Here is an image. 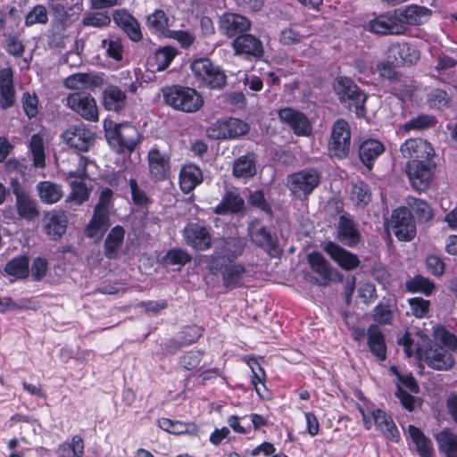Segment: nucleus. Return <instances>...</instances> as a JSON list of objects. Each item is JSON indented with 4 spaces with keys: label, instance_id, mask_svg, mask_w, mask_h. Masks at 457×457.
I'll return each instance as SVG.
<instances>
[{
    "label": "nucleus",
    "instance_id": "774afa93",
    "mask_svg": "<svg viewBox=\"0 0 457 457\" xmlns=\"http://www.w3.org/2000/svg\"><path fill=\"white\" fill-rule=\"evenodd\" d=\"M68 0H49L48 5L54 15L60 21H65L69 16Z\"/></svg>",
    "mask_w": 457,
    "mask_h": 457
},
{
    "label": "nucleus",
    "instance_id": "a18cd8bd",
    "mask_svg": "<svg viewBox=\"0 0 457 457\" xmlns=\"http://www.w3.org/2000/svg\"><path fill=\"white\" fill-rule=\"evenodd\" d=\"M308 262L312 270L321 277L324 283L330 280V265L321 253L318 252L309 253Z\"/></svg>",
    "mask_w": 457,
    "mask_h": 457
},
{
    "label": "nucleus",
    "instance_id": "f8f14e48",
    "mask_svg": "<svg viewBox=\"0 0 457 457\" xmlns=\"http://www.w3.org/2000/svg\"><path fill=\"white\" fill-rule=\"evenodd\" d=\"M67 106L74 112L88 121H97L99 112L96 99L88 93L75 92L69 94Z\"/></svg>",
    "mask_w": 457,
    "mask_h": 457
},
{
    "label": "nucleus",
    "instance_id": "412c9836",
    "mask_svg": "<svg viewBox=\"0 0 457 457\" xmlns=\"http://www.w3.org/2000/svg\"><path fill=\"white\" fill-rule=\"evenodd\" d=\"M403 157L412 160L430 161L435 155L431 144L422 138H410L400 148Z\"/></svg>",
    "mask_w": 457,
    "mask_h": 457
},
{
    "label": "nucleus",
    "instance_id": "dca6fc26",
    "mask_svg": "<svg viewBox=\"0 0 457 457\" xmlns=\"http://www.w3.org/2000/svg\"><path fill=\"white\" fill-rule=\"evenodd\" d=\"M390 370L398 378L395 395L406 410L410 411H413L418 403V399L408 394L404 389H408L411 393L417 394L420 388L415 378L410 374H400L395 367H391Z\"/></svg>",
    "mask_w": 457,
    "mask_h": 457
},
{
    "label": "nucleus",
    "instance_id": "20e7f679",
    "mask_svg": "<svg viewBox=\"0 0 457 457\" xmlns=\"http://www.w3.org/2000/svg\"><path fill=\"white\" fill-rule=\"evenodd\" d=\"M334 89L338 99L345 107L353 110L359 117L363 116L366 95L347 77H337Z\"/></svg>",
    "mask_w": 457,
    "mask_h": 457
},
{
    "label": "nucleus",
    "instance_id": "58836bf2",
    "mask_svg": "<svg viewBox=\"0 0 457 457\" xmlns=\"http://www.w3.org/2000/svg\"><path fill=\"white\" fill-rule=\"evenodd\" d=\"M64 87L72 90L92 89L97 85L96 78L88 73H76L64 79Z\"/></svg>",
    "mask_w": 457,
    "mask_h": 457
},
{
    "label": "nucleus",
    "instance_id": "4d7b16f0",
    "mask_svg": "<svg viewBox=\"0 0 457 457\" xmlns=\"http://www.w3.org/2000/svg\"><path fill=\"white\" fill-rule=\"evenodd\" d=\"M159 427L174 435H182L189 432L190 425L181 421H173L167 418H162L158 420Z\"/></svg>",
    "mask_w": 457,
    "mask_h": 457
},
{
    "label": "nucleus",
    "instance_id": "6e6552de",
    "mask_svg": "<svg viewBox=\"0 0 457 457\" xmlns=\"http://www.w3.org/2000/svg\"><path fill=\"white\" fill-rule=\"evenodd\" d=\"M364 29L378 35H403L404 26L398 21L395 9L374 16L365 25Z\"/></svg>",
    "mask_w": 457,
    "mask_h": 457
},
{
    "label": "nucleus",
    "instance_id": "9b49d317",
    "mask_svg": "<svg viewBox=\"0 0 457 457\" xmlns=\"http://www.w3.org/2000/svg\"><path fill=\"white\" fill-rule=\"evenodd\" d=\"M320 176L315 169H304L290 175L287 187L295 196H307L320 184Z\"/></svg>",
    "mask_w": 457,
    "mask_h": 457
},
{
    "label": "nucleus",
    "instance_id": "39448f33",
    "mask_svg": "<svg viewBox=\"0 0 457 457\" xmlns=\"http://www.w3.org/2000/svg\"><path fill=\"white\" fill-rule=\"evenodd\" d=\"M191 71L198 82L212 89L222 88L227 77L223 71L213 64L210 59L200 58L191 63Z\"/></svg>",
    "mask_w": 457,
    "mask_h": 457
},
{
    "label": "nucleus",
    "instance_id": "69168bd1",
    "mask_svg": "<svg viewBox=\"0 0 457 457\" xmlns=\"http://www.w3.org/2000/svg\"><path fill=\"white\" fill-rule=\"evenodd\" d=\"M411 306V313L417 318H423L429 310L430 303L421 297L410 298L408 300Z\"/></svg>",
    "mask_w": 457,
    "mask_h": 457
},
{
    "label": "nucleus",
    "instance_id": "603ef678",
    "mask_svg": "<svg viewBox=\"0 0 457 457\" xmlns=\"http://www.w3.org/2000/svg\"><path fill=\"white\" fill-rule=\"evenodd\" d=\"M248 365L252 370L251 383L254 386L257 395L262 399L266 398V395L261 390V387L259 386L261 385L264 388V390H266V386L264 384L266 376L263 369L262 368L260 363L253 359L248 361Z\"/></svg>",
    "mask_w": 457,
    "mask_h": 457
},
{
    "label": "nucleus",
    "instance_id": "37998d69",
    "mask_svg": "<svg viewBox=\"0 0 457 457\" xmlns=\"http://www.w3.org/2000/svg\"><path fill=\"white\" fill-rule=\"evenodd\" d=\"M60 457H83L84 442L80 436H74L71 441L62 444L57 450Z\"/></svg>",
    "mask_w": 457,
    "mask_h": 457
},
{
    "label": "nucleus",
    "instance_id": "09e8293b",
    "mask_svg": "<svg viewBox=\"0 0 457 457\" xmlns=\"http://www.w3.org/2000/svg\"><path fill=\"white\" fill-rule=\"evenodd\" d=\"M245 274V269L241 264H230L222 271V278L227 287L238 286Z\"/></svg>",
    "mask_w": 457,
    "mask_h": 457
},
{
    "label": "nucleus",
    "instance_id": "f257e3e1",
    "mask_svg": "<svg viewBox=\"0 0 457 457\" xmlns=\"http://www.w3.org/2000/svg\"><path fill=\"white\" fill-rule=\"evenodd\" d=\"M398 342L407 357L415 354L434 370H447L454 364L451 352L439 345H431L428 336L423 332H406Z\"/></svg>",
    "mask_w": 457,
    "mask_h": 457
},
{
    "label": "nucleus",
    "instance_id": "de8ad7c7",
    "mask_svg": "<svg viewBox=\"0 0 457 457\" xmlns=\"http://www.w3.org/2000/svg\"><path fill=\"white\" fill-rule=\"evenodd\" d=\"M244 206L243 199L236 193L228 192L221 203L216 206L215 212L224 214L227 212H237Z\"/></svg>",
    "mask_w": 457,
    "mask_h": 457
},
{
    "label": "nucleus",
    "instance_id": "f3484780",
    "mask_svg": "<svg viewBox=\"0 0 457 457\" xmlns=\"http://www.w3.org/2000/svg\"><path fill=\"white\" fill-rule=\"evenodd\" d=\"M146 159L151 178L157 181H162L170 177V155L168 152L161 151L157 146H154L148 151Z\"/></svg>",
    "mask_w": 457,
    "mask_h": 457
},
{
    "label": "nucleus",
    "instance_id": "cd10ccee",
    "mask_svg": "<svg viewBox=\"0 0 457 457\" xmlns=\"http://www.w3.org/2000/svg\"><path fill=\"white\" fill-rule=\"evenodd\" d=\"M232 45L237 54L261 56L263 53L262 42L250 34L237 37Z\"/></svg>",
    "mask_w": 457,
    "mask_h": 457
},
{
    "label": "nucleus",
    "instance_id": "4468645a",
    "mask_svg": "<svg viewBox=\"0 0 457 457\" xmlns=\"http://www.w3.org/2000/svg\"><path fill=\"white\" fill-rule=\"evenodd\" d=\"M351 145V131L349 124L343 119L337 120L332 127L329 151L337 158H344L348 154Z\"/></svg>",
    "mask_w": 457,
    "mask_h": 457
},
{
    "label": "nucleus",
    "instance_id": "2f4dec72",
    "mask_svg": "<svg viewBox=\"0 0 457 457\" xmlns=\"http://www.w3.org/2000/svg\"><path fill=\"white\" fill-rule=\"evenodd\" d=\"M202 181L203 174L197 166L187 164L182 167L179 172V185L184 193H190Z\"/></svg>",
    "mask_w": 457,
    "mask_h": 457
},
{
    "label": "nucleus",
    "instance_id": "8fccbe9b",
    "mask_svg": "<svg viewBox=\"0 0 457 457\" xmlns=\"http://www.w3.org/2000/svg\"><path fill=\"white\" fill-rule=\"evenodd\" d=\"M29 150L32 154L34 167L40 169L45 168L46 154L42 137L37 134L31 137L29 141Z\"/></svg>",
    "mask_w": 457,
    "mask_h": 457
},
{
    "label": "nucleus",
    "instance_id": "2eb2a0df",
    "mask_svg": "<svg viewBox=\"0 0 457 457\" xmlns=\"http://www.w3.org/2000/svg\"><path fill=\"white\" fill-rule=\"evenodd\" d=\"M249 130V125L236 118L220 120L212 124L208 129L210 137L220 138H234L246 134Z\"/></svg>",
    "mask_w": 457,
    "mask_h": 457
},
{
    "label": "nucleus",
    "instance_id": "5701e85b",
    "mask_svg": "<svg viewBox=\"0 0 457 457\" xmlns=\"http://www.w3.org/2000/svg\"><path fill=\"white\" fill-rule=\"evenodd\" d=\"M250 26L249 20L240 14L227 12L220 18V30L228 37L245 32L250 29Z\"/></svg>",
    "mask_w": 457,
    "mask_h": 457
},
{
    "label": "nucleus",
    "instance_id": "b1692460",
    "mask_svg": "<svg viewBox=\"0 0 457 457\" xmlns=\"http://www.w3.org/2000/svg\"><path fill=\"white\" fill-rule=\"evenodd\" d=\"M184 237L188 245L195 250L204 251L209 249L212 237L208 229L198 224H189L184 229Z\"/></svg>",
    "mask_w": 457,
    "mask_h": 457
},
{
    "label": "nucleus",
    "instance_id": "a19ab883",
    "mask_svg": "<svg viewBox=\"0 0 457 457\" xmlns=\"http://www.w3.org/2000/svg\"><path fill=\"white\" fill-rule=\"evenodd\" d=\"M256 173L255 158L249 153L240 156L234 162L233 174L237 178H250Z\"/></svg>",
    "mask_w": 457,
    "mask_h": 457
},
{
    "label": "nucleus",
    "instance_id": "338daca9",
    "mask_svg": "<svg viewBox=\"0 0 457 457\" xmlns=\"http://www.w3.org/2000/svg\"><path fill=\"white\" fill-rule=\"evenodd\" d=\"M48 270V262L46 259L42 257H37L33 261L31 265V276L36 281L42 280Z\"/></svg>",
    "mask_w": 457,
    "mask_h": 457
},
{
    "label": "nucleus",
    "instance_id": "052dcab7",
    "mask_svg": "<svg viewBox=\"0 0 457 457\" xmlns=\"http://www.w3.org/2000/svg\"><path fill=\"white\" fill-rule=\"evenodd\" d=\"M352 198L358 205H366L370 200L369 187L363 182L354 184L352 188Z\"/></svg>",
    "mask_w": 457,
    "mask_h": 457
},
{
    "label": "nucleus",
    "instance_id": "79ce46f5",
    "mask_svg": "<svg viewBox=\"0 0 457 457\" xmlns=\"http://www.w3.org/2000/svg\"><path fill=\"white\" fill-rule=\"evenodd\" d=\"M390 52L394 54L396 62L400 60L408 64L416 62L420 58L419 51L407 43L392 46Z\"/></svg>",
    "mask_w": 457,
    "mask_h": 457
},
{
    "label": "nucleus",
    "instance_id": "aec40b11",
    "mask_svg": "<svg viewBox=\"0 0 457 457\" xmlns=\"http://www.w3.org/2000/svg\"><path fill=\"white\" fill-rule=\"evenodd\" d=\"M63 140L79 151H87L94 141V133L84 125L71 126L62 134Z\"/></svg>",
    "mask_w": 457,
    "mask_h": 457
},
{
    "label": "nucleus",
    "instance_id": "0eeeda50",
    "mask_svg": "<svg viewBox=\"0 0 457 457\" xmlns=\"http://www.w3.org/2000/svg\"><path fill=\"white\" fill-rule=\"evenodd\" d=\"M106 137L119 152L132 151L139 141L138 130L129 123L115 124L112 129L106 130Z\"/></svg>",
    "mask_w": 457,
    "mask_h": 457
},
{
    "label": "nucleus",
    "instance_id": "423d86ee",
    "mask_svg": "<svg viewBox=\"0 0 457 457\" xmlns=\"http://www.w3.org/2000/svg\"><path fill=\"white\" fill-rule=\"evenodd\" d=\"M89 164H92V162L87 158L79 156L77 170H70L66 174L71 188L68 199L74 202L76 204H81L89 198L90 190L87 188V185L83 181L77 180L78 179H84L87 178V168Z\"/></svg>",
    "mask_w": 457,
    "mask_h": 457
},
{
    "label": "nucleus",
    "instance_id": "6e6d98bb",
    "mask_svg": "<svg viewBox=\"0 0 457 457\" xmlns=\"http://www.w3.org/2000/svg\"><path fill=\"white\" fill-rule=\"evenodd\" d=\"M147 26L155 32H163L169 25V19L162 10H155L147 16Z\"/></svg>",
    "mask_w": 457,
    "mask_h": 457
},
{
    "label": "nucleus",
    "instance_id": "3c124183",
    "mask_svg": "<svg viewBox=\"0 0 457 457\" xmlns=\"http://www.w3.org/2000/svg\"><path fill=\"white\" fill-rule=\"evenodd\" d=\"M29 258L27 256H20L10 261L6 264L4 270L7 274L17 278H24L29 273Z\"/></svg>",
    "mask_w": 457,
    "mask_h": 457
},
{
    "label": "nucleus",
    "instance_id": "473e14b6",
    "mask_svg": "<svg viewBox=\"0 0 457 457\" xmlns=\"http://www.w3.org/2000/svg\"><path fill=\"white\" fill-rule=\"evenodd\" d=\"M384 145L376 139H368L360 145L359 154L363 164L370 170L374 161L384 153Z\"/></svg>",
    "mask_w": 457,
    "mask_h": 457
},
{
    "label": "nucleus",
    "instance_id": "6ab92c4d",
    "mask_svg": "<svg viewBox=\"0 0 457 457\" xmlns=\"http://www.w3.org/2000/svg\"><path fill=\"white\" fill-rule=\"evenodd\" d=\"M280 120L287 124L297 136H309L312 133V124L302 112L293 108H283L278 112Z\"/></svg>",
    "mask_w": 457,
    "mask_h": 457
},
{
    "label": "nucleus",
    "instance_id": "0e129e2a",
    "mask_svg": "<svg viewBox=\"0 0 457 457\" xmlns=\"http://www.w3.org/2000/svg\"><path fill=\"white\" fill-rule=\"evenodd\" d=\"M303 37L304 35L297 29V27H289L281 30L279 41L283 45L290 46L299 43Z\"/></svg>",
    "mask_w": 457,
    "mask_h": 457
},
{
    "label": "nucleus",
    "instance_id": "7c9ffc66",
    "mask_svg": "<svg viewBox=\"0 0 457 457\" xmlns=\"http://www.w3.org/2000/svg\"><path fill=\"white\" fill-rule=\"evenodd\" d=\"M435 440L445 457H457V433L446 428L435 436Z\"/></svg>",
    "mask_w": 457,
    "mask_h": 457
},
{
    "label": "nucleus",
    "instance_id": "680f3d73",
    "mask_svg": "<svg viewBox=\"0 0 457 457\" xmlns=\"http://www.w3.org/2000/svg\"><path fill=\"white\" fill-rule=\"evenodd\" d=\"M435 123L434 118L428 115H419L404 123L403 129L405 131L412 129H423L429 128Z\"/></svg>",
    "mask_w": 457,
    "mask_h": 457
},
{
    "label": "nucleus",
    "instance_id": "c03bdc74",
    "mask_svg": "<svg viewBox=\"0 0 457 457\" xmlns=\"http://www.w3.org/2000/svg\"><path fill=\"white\" fill-rule=\"evenodd\" d=\"M368 344L373 354L381 360L386 357V344L382 333L375 326L368 330Z\"/></svg>",
    "mask_w": 457,
    "mask_h": 457
},
{
    "label": "nucleus",
    "instance_id": "49530a36",
    "mask_svg": "<svg viewBox=\"0 0 457 457\" xmlns=\"http://www.w3.org/2000/svg\"><path fill=\"white\" fill-rule=\"evenodd\" d=\"M177 54V51L170 46H164L154 53L150 65L157 71L165 70Z\"/></svg>",
    "mask_w": 457,
    "mask_h": 457
},
{
    "label": "nucleus",
    "instance_id": "4c0bfd02",
    "mask_svg": "<svg viewBox=\"0 0 457 457\" xmlns=\"http://www.w3.org/2000/svg\"><path fill=\"white\" fill-rule=\"evenodd\" d=\"M17 211L21 217L33 220L39 216L37 203L24 193L16 192Z\"/></svg>",
    "mask_w": 457,
    "mask_h": 457
},
{
    "label": "nucleus",
    "instance_id": "bb28decb",
    "mask_svg": "<svg viewBox=\"0 0 457 457\" xmlns=\"http://www.w3.org/2000/svg\"><path fill=\"white\" fill-rule=\"evenodd\" d=\"M337 239L349 247L356 246L361 240V235L354 222L341 216L337 227Z\"/></svg>",
    "mask_w": 457,
    "mask_h": 457
},
{
    "label": "nucleus",
    "instance_id": "c85d7f7f",
    "mask_svg": "<svg viewBox=\"0 0 457 457\" xmlns=\"http://www.w3.org/2000/svg\"><path fill=\"white\" fill-rule=\"evenodd\" d=\"M127 104L125 91L116 86H109L103 91V105L112 112H120Z\"/></svg>",
    "mask_w": 457,
    "mask_h": 457
},
{
    "label": "nucleus",
    "instance_id": "13d9d810",
    "mask_svg": "<svg viewBox=\"0 0 457 457\" xmlns=\"http://www.w3.org/2000/svg\"><path fill=\"white\" fill-rule=\"evenodd\" d=\"M111 18L105 12H88L84 15L82 23L87 27L103 28L110 24Z\"/></svg>",
    "mask_w": 457,
    "mask_h": 457
},
{
    "label": "nucleus",
    "instance_id": "72a5a7b5",
    "mask_svg": "<svg viewBox=\"0 0 457 457\" xmlns=\"http://www.w3.org/2000/svg\"><path fill=\"white\" fill-rule=\"evenodd\" d=\"M13 101L12 72L10 68H4L0 70V104L3 108H8Z\"/></svg>",
    "mask_w": 457,
    "mask_h": 457
},
{
    "label": "nucleus",
    "instance_id": "e2e57ef3",
    "mask_svg": "<svg viewBox=\"0 0 457 457\" xmlns=\"http://www.w3.org/2000/svg\"><path fill=\"white\" fill-rule=\"evenodd\" d=\"M48 20L47 12L45 6H35L26 16L25 24L32 26L37 23H46Z\"/></svg>",
    "mask_w": 457,
    "mask_h": 457
},
{
    "label": "nucleus",
    "instance_id": "a878e982",
    "mask_svg": "<svg viewBox=\"0 0 457 457\" xmlns=\"http://www.w3.org/2000/svg\"><path fill=\"white\" fill-rule=\"evenodd\" d=\"M68 218L63 212H49L44 218V228L50 238H60L66 231Z\"/></svg>",
    "mask_w": 457,
    "mask_h": 457
},
{
    "label": "nucleus",
    "instance_id": "e433bc0d",
    "mask_svg": "<svg viewBox=\"0 0 457 457\" xmlns=\"http://www.w3.org/2000/svg\"><path fill=\"white\" fill-rule=\"evenodd\" d=\"M125 236V230L121 226H115L108 233L104 242V254L108 258L117 257L120 250Z\"/></svg>",
    "mask_w": 457,
    "mask_h": 457
},
{
    "label": "nucleus",
    "instance_id": "9d476101",
    "mask_svg": "<svg viewBox=\"0 0 457 457\" xmlns=\"http://www.w3.org/2000/svg\"><path fill=\"white\" fill-rule=\"evenodd\" d=\"M360 412L362 416V420L365 428L370 429L373 423L376 425L383 435L391 439L392 441H397L399 433L397 428L391 419L386 412L379 409H371L367 411L362 408H360Z\"/></svg>",
    "mask_w": 457,
    "mask_h": 457
},
{
    "label": "nucleus",
    "instance_id": "5fc2aeb1",
    "mask_svg": "<svg viewBox=\"0 0 457 457\" xmlns=\"http://www.w3.org/2000/svg\"><path fill=\"white\" fill-rule=\"evenodd\" d=\"M433 336L435 339L440 342L449 352H453L457 349V337L446 330L445 328L442 326H437L434 328Z\"/></svg>",
    "mask_w": 457,
    "mask_h": 457
},
{
    "label": "nucleus",
    "instance_id": "f03ea898",
    "mask_svg": "<svg viewBox=\"0 0 457 457\" xmlns=\"http://www.w3.org/2000/svg\"><path fill=\"white\" fill-rule=\"evenodd\" d=\"M245 246L244 238L230 237L221 239L215 246L213 254L205 255L203 261L208 270L216 275L222 268L221 260L233 261L242 254Z\"/></svg>",
    "mask_w": 457,
    "mask_h": 457
},
{
    "label": "nucleus",
    "instance_id": "7ed1b4c3",
    "mask_svg": "<svg viewBox=\"0 0 457 457\" xmlns=\"http://www.w3.org/2000/svg\"><path fill=\"white\" fill-rule=\"evenodd\" d=\"M163 96L167 104L185 112H195L204 104L202 95L188 87L173 86L165 88Z\"/></svg>",
    "mask_w": 457,
    "mask_h": 457
},
{
    "label": "nucleus",
    "instance_id": "393cba45",
    "mask_svg": "<svg viewBox=\"0 0 457 457\" xmlns=\"http://www.w3.org/2000/svg\"><path fill=\"white\" fill-rule=\"evenodd\" d=\"M249 235L254 244L266 249L270 255L278 253L276 237L258 221L251 222L249 225Z\"/></svg>",
    "mask_w": 457,
    "mask_h": 457
},
{
    "label": "nucleus",
    "instance_id": "ddd939ff",
    "mask_svg": "<svg viewBox=\"0 0 457 457\" xmlns=\"http://www.w3.org/2000/svg\"><path fill=\"white\" fill-rule=\"evenodd\" d=\"M390 227L399 240L411 241L416 235V226L411 211L398 208L391 215Z\"/></svg>",
    "mask_w": 457,
    "mask_h": 457
},
{
    "label": "nucleus",
    "instance_id": "1a4fd4ad",
    "mask_svg": "<svg viewBox=\"0 0 457 457\" xmlns=\"http://www.w3.org/2000/svg\"><path fill=\"white\" fill-rule=\"evenodd\" d=\"M436 170V164L430 161L411 160L406 172L413 188L419 191L428 187Z\"/></svg>",
    "mask_w": 457,
    "mask_h": 457
},
{
    "label": "nucleus",
    "instance_id": "bf43d9fd",
    "mask_svg": "<svg viewBox=\"0 0 457 457\" xmlns=\"http://www.w3.org/2000/svg\"><path fill=\"white\" fill-rule=\"evenodd\" d=\"M113 192L110 188H103L99 195V199L95 206L94 211L110 214V210L112 207Z\"/></svg>",
    "mask_w": 457,
    "mask_h": 457
},
{
    "label": "nucleus",
    "instance_id": "c9c22d12",
    "mask_svg": "<svg viewBox=\"0 0 457 457\" xmlns=\"http://www.w3.org/2000/svg\"><path fill=\"white\" fill-rule=\"evenodd\" d=\"M109 227V215L94 211L93 217L85 229V234L87 237L101 239Z\"/></svg>",
    "mask_w": 457,
    "mask_h": 457
},
{
    "label": "nucleus",
    "instance_id": "c756f323",
    "mask_svg": "<svg viewBox=\"0 0 457 457\" xmlns=\"http://www.w3.org/2000/svg\"><path fill=\"white\" fill-rule=\"evenodd\" d=\"M116 24L120 27L133 41L142 37L140 26L137 21L125 10L116 11L113 14Z\"/></svg>",
    "mask_w": 457,
    "mask_h": 457
},
{
    "label": "nucleus",
    "instance_id": "f704fd0d",
    "mask_svg": "<svg viewBox=\"0 0 457 457\" xmlns=\"http://www.w3.org/2000/svg\"><path fill=\"white\" fill-rule=\"evenodd\" d=\"M407 431L410 438L416 446L419 455L420 457H432L434 453L432 441L427 437L419 428L413 425H409Z\"/></svg>",
    "mask_w": 457,
    "mask_h": 457
},
{
    "label": "nucleus",
    "instance_id": "a211bd4d",
    "mask_svg": "<svg viewBox=\"0 0 457 457\" xmlns=\"http://www.w3.org/2000/svg\"><path fill=\"white\" fill-rule=\"evenodd\" d=\"M395 13L398 17V21L404 26L405 33L408 30V25L420 26L428 22L432 16V11L430 9L418 4H410L395 9Z\"/></svg>",
    "mask_w": 457,
    "mask_h": 457
},
{
    "label": "nucleus",
    "instance_id": "4be33fe9",
    "mask_svg": "<svg viewBox=\"0 0 457 457\" xmlns=\"http://www.w3.org/2000/svg\"><path fill=\"white\" fill-rule=\"evenodd\" d=\"M323 249L345 270H353L360 265L359 257L334 242L324 244Z\"/></svg>",
    "mask_w": 457,
    "mask_h": 457
},
{
    "label": "nucleus",
    "instance_id": "864d4df0",
    "mask_svg": "<svg viewBox=\"0 0 457 457\" xmlns=\"http://www.w3.org/2000/svg\"><path fill=\"white\" fill-rule=\"evenodd\" d=\"M406 288L410 292H420L428 295L434 291L435 284L428 278L418 275L406 282Z\"/></svg>",
    "mask_w": 457,
    "mask_h": 457
},
{
    "label": "nucleus",
    "instance_id": "ea45409f",
    "mask_svg": "<svg viewBox=\"0 0 457 457\" xmlns=\"http://www.w3.org/2000/svg\"><path fill=\"white\" fill-rule=\"evenodd\" d=\"M38 195L43 203H57L63 195L62 187L51 181H42L37 186Z\"/></svg>",
    "mask_w": 457,
    "mask_h": 457
}]
</instances>
